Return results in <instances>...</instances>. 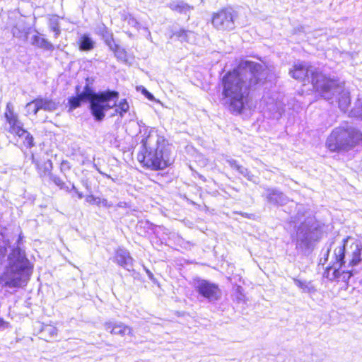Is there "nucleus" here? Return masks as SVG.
Returning <instances> with one entry per match:
<instances>
[{"label":"nucleus","instance_id":"obj_1","mask_svg":"<svg viewBox=\"0 0 362 362\" xmlns=\"http://www.w3.org/2000/svg\"><path fill=\"white\" fill-rule=\"evenodd\" d=\"M267 77L264 65L250 61L240 63L222 79L223 95L230 111L240 113L244 108L249 88L262 85Z\"/></svg>","mask_w":362,"mask_h":362},{"label":"nucleus","instance_id":"obj_2","mask_svg":"<svg viewBox=\"0 0 362 362\" xmlns=\"http://www.w3.org/2000/svg\"><path fill=\"white\" fill-rule=\"evenodd\" d=\"M16 244V247L12 248L7 256L8 263L0 276V284L3 287L17 288L24 286L32 274L30 263L25 256V251L21 248V235H19Z\"/></svg>","mask_w":362,"mask_h":362},{"label":"nucleus","instance_id":"obj_3","mask_svg":"<svg viewBox=\"0 0 362 362\" xmlns=\"http://www.w3.org/2000/svg\"><path fill=\"white\" fill-rule=\"evenodd\" d=\"M141 150L137 159L148 168L153 170L164 169L173 161L166 148V141L156 132L151 131L142 139Z\"/></svg>","mask_w":362,"mask_h":362},{"label":"nucleus","instance_id":"obj_4","mask_svg":"<svg viewBox=\"0 0 362 362\" xmlns=\"http://www.w3.org/2000/svg\"><path fill=\"white\" fill-rule=\"evenodd\" d=\"M77 95L69 99V110H73L81 106V102L89 101L90 110L95 121L101 122L104 119L103 111L110 107L108 104L112 97L116 96L113 92L95 93L86 84L82 92H79V86L76 87Z\"/></svg>","mask_w":362,"mask_h":362},{"label":"nucleus","instance_id":"obj_5","mask_svg":"<svg viewBox=\"0 0 362 362\" xmlns=\"http://www.w3.org/2000/svg\"><path fill=\"white\" fill-rule=\"evenodd\" d=\"M290 74L298 81H310L316 92L324 98H330L331 92L326 86L332 88L335 83L317 69L308 66L305 63H298L293 66V69L290 71Z\"/></svg>","mask_w":362,"mask_h":362},{"label":"nucleus","instance_id":"obj_6","mask_svg":"<svg viewBox=\"0 0 362 362\" xmlns=\"http://www.w3.org/2000/svg\"><path fill=\"white\" fill-rule=\"evenodd\" d=\"M362 140L356 128L344 124L335 128L327 139L326 146L332 151H349Z\"/></svg>","mask_w":362,"mask_h":362},{"label":"nucleus","instance_id":"obj_7","mask_svg":"<svg viewBox=\"0 0 362 362\" xmlns=\"http://www.w3.org/2000/svg\"><path fill=\"white\" fill-rule=\"evenodd\" d=\"M333 256L339 267L349 269L361 262L362 243L358 240L348 237L334 248Z\"/></svg>","mask_w":362,"mask_h":362},{"label":"nucleus","instance_id":"obj_8","mask_svg":"<svg viewBox=\"0 0 362 362\" xmlns=\"http://www.w3.org/2000/svg\"><path fill=\"white\" fill-rule=\"evenodd\" d=\"M5 117L8 125L6 127L8 132L19 137H25L26 144L33 146V136L23 128V124L18 119V115L14 112L13 105L11 103H8L6 105Z\"/></svg>","mask_w":362,"mask_h":362},{"label":"nucleus","instance_id":"obj_9","mask_svg":"<svg viewBox=\"0 0 362 362\" xmlns=\"http://www.w3.org/2000/svg\"><path fill=\"white\" fill-rule=\"evenodd\" d=\"M238 13L232 8H223L213 14L211 23L213 26L222 31H230L235 28Z\"/></svg>","mask_w":362,"mask_h":362},{"label":"nucleus","instance_id":"obj_10","mask_svg":"<svg viewBox=\"0 0 362 362\" xmlns=\"http://www.w3.org/2000/svg\"><path fill=\"white\" fill-rule=\"evenodd\" d=\"M195 291L209 302L218 300L221 296V291L218 286L204 279H195L194 281Z\"/></svg>","mask_w":362,"mask_h":362},{"label":"nucleus","instance_id":"obj_11","mask_svg":"<svg viewBox=\"0 0 362 362\" xmlns=\"http://www.w3.org/2000/svg\"><path fill=\"white\" fill-rule=\"evenodd\" d=\"M313 240V229L309 223H302L296 233V247L305 252L310 249Z\"/></svg>","mask_w":362,"mask_h":362},{"label":"nucleus","instance_id":"obj_12","mask_svg":"<svg viewBox=\"0 0 362 362\" xmlns=\"http://www.w3.org/2000/svg\"><path fill=\"white\" fill-rule=\"evenodd\" d=\"M331 81L334 82V87H327L329 90L331 92L330 98H325L327 100H331L334 95L336 93L339 94V97L338 98L339 107L343 112H346L349 105L351 103V99L349 95V92L344 88V87L340 85L337 81L331 79Z\"/></svg>","mask_w":362,"mask_h":362},{"label":"nucleus","instance_id":"obj_13","mask_svg":"<svg viewBox=\"0 0 362 362\" xmlns=\"http://www.w3.org/2000/svg\"><path fill=\"white\" fill-rule=\"evenodd\" d=\"M353 275V270L346 269L344 267H339V264H337L335 260L332 265L327 267L324 273V276L334 281L337 279H341L343 281H348Z\"/></svg>","mask_w":362,"mask_h":362},{"label":"nucleus","instance_id":"obj_14","mask_svg":"<svg viewBox=\"0 0 362 362\" xmlns=\"http://www.w3.org/2000/svg\"><path fill=\"white\" fill-rule=\"evenodd\" d=\"M105 329L109 331L112 334H117L122 337L125 335H132V329L122 322L115 323L112 322H105Z\"/></svg>","mask_w":362,"mask_h":362},{"label":"nucleus","instance_id":"obj_15","mask_svg":"<svg viewBox=\"0 0 362 362\" xmlns=\"http://www.w3.org/2000/svg\"><path fill=\"white\" fill-rule=\"evenodd\" d=\"M115 260L118 264L128 271L132 269L133 259L129 252L122 248H119L116 251Z\"/></svg>","mask_w":362,"mask_h":362},{"label":"nucleus","instance_id":"obj_16","mask_svg":"<svg viewBox=\"0 0 362 362\" xmlns=\"http://www.w3.org/2000/svg\"><path fill=\"white\" fill-rule=\"evenodd\" d=\"M267 198L269 202L279 205H284L288 201V197L276 189H268Z\"/></svg>","mask_w":362,"mask_h":362},{"label":"nucleus","instance_id":"obj_17","mask_svg":"<svg viewBox=\"0 0 362 362\" xmlns=\"http://www.w3.org/2000/svg\"><path fill=\"white\" fill-rule=\"evenodd\" d=\"M40 110L53 112L59 107V103L47 98H37Z\"/></svg>","mask_w":362,"mask_h":362},{"label":"nucleus","instance_id":"obj_18","mask_svg":"<svg viewBox=\"0 0 362 362\" xmlns=\"http://www.w3.org/2000/svg\"><path fill=\"white\" fill-rule=\"evenodd\" d=\"M31 40L32 45L37 47L49 51H53L54 49V45L50 42L39 35H33Z\"/></svg>","mask_w":362,"mask_h":362},{"label":"nucleus","instance_id":"obj_19","mask_svg":"<svg viewBox=\"0 0 362 362\" xmlns=\"http://www.w3.org/2000/svg\"><path fill=\"white\" fill-rule=\"evenodd\" d=\"M173 37H176L180 42H189L191 39L194 37V33L190 30L180 29L177 31L173 32L170 39Z\"/></svg>","mask_w":362,"mask_h":362},{"label":"nucleus","instance_id":"obj_20","mask_svg":"<svg viewBox=\"0 0 362 362\" xmlns=\"http://www.w3.org/2000/svg\"><path fill=\"white\" fill-rule=\"evenodd\" d=\"M95 42L88 35H83L79 39V48L82 51H90L93 49Z\"/></svg>","mask_w":362,"mask_h":362},{"label":"nucleus","instance_id":"obj_21","mask_svg":"<svg viewBox=\"0 0 362 362\" xmlns=\"http://www.w3.org/2000/svg\"><path fill=\"white\" fill-rule=\"evenodd\" d=\"M36 167L38 169L39 173L41 177L45 176L46 175H48L49 177L50 176V174H52L51 173L52 170V162L50 160H47L45 162H43L42 164H40L39 162L35 163Z\"/></svg>","mask_w":362,"mask_h":362},{"label":"nucleus","instance_id":"obj_22","mask_svg":"<svg viewBox=\"0 0 362 362\" xmlns=\"http://www.w3.org/2000/svg\"><path fill=\"white\" fill-rule=\"evenodd\" d=\"M104 92H113L115 93H116V96H113L112 97L110 100V102H109V105L110 107H107V108H105V110H104L103 111V114L104 115V117L105 116V112L112 109V108H114V112L111 115L112 117L116 115H119V110H117V100L119 98V93L117 91H115V90H105Z\"/></svg>","mask_w":362,"mask_h":362},{"label":"nucleus","instance_id":"obj_23","mask_svg":"<svg viewBox=\"0 0 362 362\" xmlns=\"http://www.w3.org/2000/svg\"><path fill=\"white\" fill-rule=\"evenodd\" d=\"M169 7L173 11L185 13L192 8L188 4L183 1H173L169 4Z\"/></svg>","mask_w":362,"mask_h":362},{"label":"nucleus","instance_id":"obj_24","mask_svg":"<svg viewBox=\"0 0 362 362\" xmlns=\"http://www.w3.org/2000/svg\"><path fill=\"white\" fill-rule=\"evenodd\" d=\"M10 243L4 237L0 235V264H3V259H5L8 248H10Z\"/></svg>","mask_w":362,"mask_h":362},{"label":"nucleus","instance_id":"obj_25","mask_svg":"<svg viewBox=\"0 0 362 362\" xmlns=\"http://www.w3.org/2000/svg\"><path fill=\"white\" fill-rule=\"evenodd\" d=\"M294 284L304 292L311 293L314 292L315 289L310 282L302 281L297 279H293Z\"/></svg>","mask_w":362,"mask_h":362},{"label":"nucleus","instance_id":"obj_26","mask_svg":"<svg viewBox=\"0 0 362 362\" xmlns=\"http://www.w3.org/2000/svg\"><path fill=\"white\" fill-rule=\"evenodd\" d=\"M350 115L362 120V100H358L356 102L354 108L350 112Z\"/></svg>","mask_w":362,"mask_h":362},{"label":"nucleus","instance_id":"obj_27","mask_svg":"<svg viewBox=\"0 0 362 362\" xmlns=\"http://www.w3.org/2000/svg\"><path fill=\"white\" fill-rule=\"evenodd\" d=\"M37 98L33 100V101L27 103L25 105V110L28 114H34L36 115L40 110Z\"/></svg>","mask_w":362,"mask_h":362},{"label":"nucleus","instance_id":"obj_28","mask_svg":"<svg viewBox=\"0 0 362 362\" xmlns=\"http://www.w3.org/2000/svg\"><path fill=\"white\" fill-rule=\"evenodd\" d=\"M49 179L60 189L69 191V187L66 186L64 182L59 176L50 174Z\"/></svg>","mask_w":362,"mask_h":362},{"label":"nucleus","instance_id":"obj_29","mask_svg":"<svg viewBox=\"0 0 362 362\" xmlns=\"http://www.w3.org/2000/svg\"><path fill=\"white\" fill-rule=\"evenodd\" d=\"M129 105L126 99H122L117 103V110H119V115L123 117L124 114L129 110Z\"/></svg>","mask_w":362,"mask_h":362},{"label":"nucleus","instance_id":"obj_30","mask_svg":"<svg viewBox=\"0 0 362 362\" xmlns=\"http://www.w3.org/2000/svg\"><path fill=\"white\" fill-rule=\"evenodd\" d=\"M112 51L114 52L115 56L117 57V59H119L122 62L127 61V52L124 49H122L119 46L117 45L115 47V49H113Z\"/></svg>","mask_w":362,"mask_h":362},{"label":"nucleus","instance_id":"obj_31","mask_svg":"<svg viewBox=\"0 0 362 362\" xmlns=\"http://www.w3.org/2000/svg\"><path fill=\"white\" fill-rule=\"evenodd\" d=\"M238 172L243 176H244L245 178H247L248 180L255 182V175H252L247 168L243 167V165H240L238 168Z\"/></svg>","mask_w":362,"mask_h":362},{"label":"nucleus","instance_id":"obj_32","mask_svg":"<svg viewBox=\"0 0 362 362\" xmlns=\"http://www.w3.org/2000/svg\"><path fill=\"white\" fill-rule=\"evenodd\" d=\"M106 34L107 35H104L105 42L109 47V48L112 50L117 45L114 43L112 34L110 32V30H106Z\"/></svg>","mask_w":362,"mask_h":362},{"label":"nucleus","instance_id":"obj_33","mask_svg":"<svg viewBox=\"0 0 362 362\" xmlns=\"http://www.w3.org/2000/svg\"><path fill=\"white\" fill-rule=\"evenodd\" d=\"M42 332L49 335L50 338H54L57 335V329L55 327L47 325L43 328Z\"/></svg>","mask_w":362,"mask_h":362},{"label":"nucleus","instance_id":"obj_34","mask_svg":"<svg viewBox=\"0 0 362 362\" xmlns=\"http://www.w3.org/2000/svg\"><path fill=\"white\" fill-rule=\"evenodd\" d=\"M124 21H127L128 25L136 28L137 30L139 29V23L131 14H127L124 16Z\"/></svg>","mask_w":362,"mask_h":362},{"label":"nucleus","instance_id":"obj_35","mask_svg":"<svg viewBox=\"0 0 362 362\" xmlns=\"http://www.w3.org/2000/svg\"><path fill=\"white\" fill-rule=\"evenodd\" d=\"M49 28L54 33V37L57 38L61 33L59 23L57 21H52L49 23Z\"/></svg>","mask_w":362,"mask_h":362},{"label":"nucleus","instance_id":"obj_36","mask_svg":"<svg viewBox=\"0 0 362 362\" xmlns=\"http://www.w3.org/2000/svg\"><path fill=\"white\" fill-rule=\"evenodd\" d=\"M86 202L90 204H95L100 206V197H95L92 194L88 195L86 197Z\"/></svg>","mask_w":362,"mask_h":362},{"label":"nucleus","instance_id":"obj_37","mask_svg":"<svg viewBox=\"0 0 362 362\" xmlns=\"http://www.w3.org/2000/svg\"><path fill=\"white\" fill-rule=\"evenodd\" d=\"M226 163L230 166V168L236 170L238 171V168L240 166L237 162L236 160L230 158H228L226 159Z\"/></svg>","mask_w":362,"mask_h":362},{"label":"nucleus","instance_id":"obj_38","mask_svg":"<svg viewBox=\"0 0 362 362\" xmlns=\"http://www.w3.org/2000/svg\"><path fill=\"white\" fill-rule=\"evenodd\" d=\"M71 169V165L67 160H62L60 165V170L62 173H65Z\"/></svg>","mask_w":362,"mask_h":362},{"label":"nucleus","instance_id":"obj_39","mask_svg":"<svg viewBox=\"0 0 362 362\" xmlns=\"http://www.w3.org/2000/svg\"><path fill=\"white\" fill-rule=\"evenodd\" d=\"M100 206L109 209L113 206V204L105 198L100 197Z\"/></svg>","mask_w":362,"mask_h":362},{"label":"nucleus","instance_id":"obj_40","mask_svg":"<svg viewBox=\"0 0 362 362\" xmlns=\"http://www.w3.org/2000/svg\"><path fill=\"white\" fill-rule=\"evenodd\" d=\"M12 34H13V37L20 38L22 37L23 32H21L20 30H18L17 28V27H14L12 29Z\"/></svg>","mask_w":362,"mask_h":362},{"label":"nucleus","instance_id":"obj_41","mask_svg":"<svg viewBox=\"0 0 362 362\" xmlns=\"http://www.w3.org/2000/svg\"><path fill=\"white\" fill-rule=\"evenodd\" d=\"M99 30H100V34L103 36V38L104 39V35H107L106 34V30H109L107 29V28L105 25H103L102 26H100L99 28Z\"/></svg>","mask_w":362,"mask_h":362},{"label":"nucleus","instance_id":"obj_42","mask_svg":"<svg viewBox=\"0 0 362 362\" xmlns=\"http://www.w3.org/2000/svg\"><path fill=\"white\" fill-rule=\"evenodd\" d=\"M8 326V322L0 318V329H4Z\"/></svg>","mask_w":362,"mask_h":362},{"label":"nucleus","instance_id":"obj_43","mask_svg":"<svg viewBox=\"0 0 362 362\" xmlns=\"http://www.w3.org/2000/svg\"><path fill=\"white\" fill-rule=\"evenodd\" d=\"M72 189H74V190L76 192V194H77V195H78V197L79 199H82V198H83V193H82V192H78V191L77 190V189L76 188V187H75L74 185H73V186H72Z\"/></svg>","mask_w":362,"mask_h":362},{"label":"nucleus","instance_id":"obj_44","mask_svg":"<svg viewBox=\"0 0 362 362\" xmlns=\"http://www.w3.org/2000/svg\"><path fill=\"white\" fill-rule=\"evenodd\" d=\"M143 93L149 99H152L153 98V95L150 93L148 90L146 89H144Z\"/></svg>","mask_w":362,"mask_h":362},{"label":"nucleus","instance_id":"obj_45","mask_svg":"<svg viewBox=\"0 0 362 362\" xmlns=\"http://www.w3.org/2000/svg\"><path fill=\"white\" fill-rule=\"evenodd\" d=\"M145 270H146V274H147V275H148V278H149L150 279L153 280V273H152L151 272H150V271H149L148 269H145Z\"/></svg>","mask_w":362,"mask_h":362},{"label":"nucleus","instance_id":"obj_46","mask_svg":"<svg viewBox=\"0 0 362 362\" xmlns=\"http://www.w3.org/2000/svg\"><path fill=\"white\" fill-rule=\"evenodd\" d=\"M127 206V204L124 202H120L117 204V206L119 207V208L126 207Z\"/></svg>","mask_w":362,"mask_h":362}]
</instances>
